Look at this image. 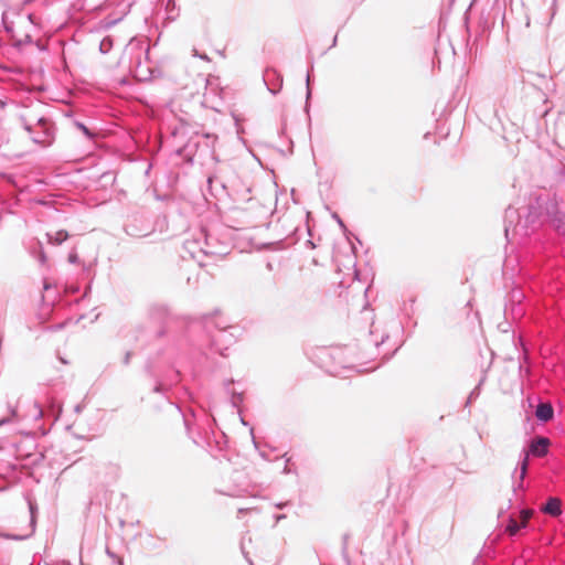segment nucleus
<instances>
[{
  "instance_id": "9",
  "label": "nucleus",
  "mask_w": 565,
  "mask_h": 565,
  "mask_svg": "<svg viewBox=\"0 0 565 565\" xmlns=\"http://www.w3.org/2000/svg\"><path fill=\"white\" fill-rule=\"evenodd\" d=\"M205 247H201L200 248V252L203 253L204 255L206 256H217V255H222L221 252H217V250H213V249H210L209 248V241H207V237L205 238Z\"/></svg>"
},
{
  "instance_id": "13",
  "label": "nucleus",
  "mask_w": 565,
  "mask_h": 565,
  "mask_svg": "<svg viewBox=\"0 0 565 565\" xmlns=\"http://www.w3.org/2000/svg\"><path fill=\"white\" fill-rule=\"evenodd\" d=\"M226 331L225 330H221L218 331L217 335L214 338V341L217 342V341H221V340H224L226 338Z\"/></svg>"
},
{
  "instance_id": "10",
  "label": "nucleus",
  "mask_w": 565,
  "mask_h": 565,
  "mask_svg": "<svg viewBox=\"0 0 565 565\" xmlns=\"http://www.w3.org/2000/svg\"><path fill=\"white\" fill-rule=\"evenodd\" d=\"M29 509H30V513H31V530H30V534L34 532V522H35V516H34V513H35V507L34 504L30 501L29 502Z\"/></svg>"
},
{
  "instance_id": "3",
  "label": "nucleus",
  "mask_w": 565,
  "mask_h": 565,
  "mask_svg": "<svg viewBox=\"0 0 565 565\" xmlns=\"http://www.w3.org/2000/svg\"><path fill=\"white\" fill-rule=\"evenodd\" d=\"M550 439L546 437H537L530 445V454L535 457H543L547 454Z\"/></svg>"
},
{
  "instance_id": "16",
  "label": "nucleus",
  "mask_w": 565,
  "mask_h": 565,
  "mask_svg": "<svg viewBox=\"0 0 565 565\" xmlns=\"http://www.w3.org/2000/svg\"><path fill=\"white\" fill-rule=\"evenodd\" d=\"M522 297V294L521 291L519 290H514L513 294H512V298L513 299H520Z\"/></svg>"
},
{
  "instance_id": "11",
  "label": "nucleus",
  "mask_w": 565,
  "mask_h": 565,
  "mask_svg": "<svg viewBox=\"0 0 565 565\" xmlns=\"http://www.w3.org/2000/svg\"><path fill=\"white\" fill-rule=\"evenodd\" d=\"M532 513L529 510H522L521 511V523L522 526H526L529 519L531 518Z\"/></svg>"
},
{
  "instance_id": "27",
  "label": "nucleus",
  "mask_w": 565,
  "mask_h": 565,
  "mask_svg": "<svg viewBox=\"0 0 565 565\" xmlns=\"http://www.w3.org/2000/svg\"><path fill=\"white\" fill-rule=\"evenodd\" d=\"M44 260H45V255H44V254H42V255H41V262H44Z\"/></svg>"
},
{
  "instance_id": "25",
  "label": "nucleus",
  "mask_w": 565,
  "mask_h": 565,
  "mask_svg": "<svg viewBox=\"0 0 565 565\" xmlns=\"http://www.w3.org/2000/svg\"><path fill=\"white\" fill-rule=\"evenodd\" d=\"M104 47H107V44H105V42L103 41V42L100 43V50L103 51V50H104Z\"/></svg>"
},
{
  "instance_id": "5",
  "label": "nucleus",
  "mask_w": 565,
  "mask_h": 565,
  "mask_svg": "<svg viewBox=\"0 0 565 565\" xmlns=\"http://www.w3.org/2000/svg\"><path fill=\"white\" fill-rule=\"evenodd\" d=\"M554 411L550 403H540L535 411L539 420L546 423L553 418Z\"/></svg>"
},
{
  "instance_id": "26",
  "label": "nucleus",
  "mask_w": 565,
  "mask_h": 565,
  "mask_svg": "<svg viewBox=\"0 0 565 565\" xmlns=\"http://www.w3.org/2000/svg\"><path fill=\"white\" fill-rule=\"evenodd\" d=\"M309 83H310V74L308 73V75H307V86H309Z\"/></svg>"
},
{
  "instance_id": "22",
  "label": "nucleus",
  "mask_w": 565,
  "mask_h": 565,
  "mask_svg": "<svg viewBox=\"0 0 565 565\" xmlns=\"http://www.w3.org/2000/svg\"><path fill=\"white\" fill-rule=\"evenodd\" d=\"M129 359H130V353L128 352L125 356V363L128 364L129 363Z\"/></svg>"
},
{
  "instance_id": "28",
  "label": "nucleus",
  "mask_w": 565,
  "mask_h": 565,
  "mask_svg": "<svg viewBox=\"0 0 565 565\" xmlns=\"http://www.w3.org/2000/svg\"><path fill=\"white\" fill-rule=\"evenodd\" d=\"M309 96H310V89L308 88L307 97L309 98Z\"/></svg>"
},
{
  "instance_id": "12",
  "label": "nucleus",
  "mask_w": 565,
  "mask_h": 565,
  "mask_svg": "<svg viewBox=\"0 0 565 565\" xmlns=\"http://www.w3.org/2000/svg\"><path fill=\"white\" fill-rule=\"evenodd\" d=\"M68 262H70L71 264H77V263L79 262V258H78V255H77V253H76V252H71V253L68 254Z\"/></svg>"
},
{
  "instance_id": "1",
  "label": "nucleus",
  "mask_w": 565,
  "mask_h": 565,
  "mask_svg": "<svg viewBox=\"0 0 565 565\" xmlns=\"http://www.w3.org/2000/svg\"><path fill=\"white\" fill-rule=\"evenodd\" d=\"M542 209L536 201L526 206L515 209L509 206L505 211V237L510 242H519L533 233L541 224Z\"/></svg>"
},
{
  "instance_id": "20",
  "label": "nucleus",
  "mask_w": 565,
  "mask_h": 565,
  "mask_svg": "<svg viewBox=\"0 0 565 565\" xmlns=\"http://www.w3.org/2000/svg\"><path fill=\"white\" fill-rule=\"evenodd\" d=\"M29 535H30V534H28V535H21V536H15V535H14V536H11V537H12V539H14V540H23V539L28 537Z\"/></svg>"
},
{
  "instance_id": "18",
  "label": "nucleus",
  "mask_w": 565,
  "mask_h": 565,
  "mask_svg": "<svg viewBox=\"0 0 565 565\" xmlns=\"http://www.w3.org/2000/svg\"><path fill=\"white\" fill-rule=\"evenodd\" d=\"M334 218H335L337 223H339V225H340L342 228H344V224H343L342 220H341L337 214H334Z\"/></svg>"
},
{
  "instance_id": "21",
  "label": "nucleus",
  "mask_w": 565,
  "mask_h": 565,
  "mask_svg": "<svg viewBox=\"0 0 565 565\" xmlns=\"http://www.w3.org/2000/svg\"><path fill=\"white\" fill-rule=\"evenodd\" d=\"M253 510H254V509H250V508H245V509L241 508V509L238 510V513H243V512H245V511H253Z\"/></svg>"
},
{
  "instance_id": "8",
  "label": "nucleus",
  "mask_w": 565,
  "mask_h": 565,
  "mask_svg": "<svg viewBox=\"0 0 565 565\" xmlns=\"http://www.w3.org/2000/svg\"><path fill=\"white\" fill-rule=\"evenodd\" d=\"M522 523L521 522H518L515 519L513 518H510L509 520V523L507 525V532L511 535V536H514L518 534V532L520 531V529H522Z\"/></svg>"
},
{
  "instance_id": "6",
  "label": "nucleus",
  "mask_w": 565,
  "mask_h": 565,
  "mask_svg": "<svg viewBox=\"0 0 565 565\" xmlns=\"http://www.w3.org/2000/svg\"><path fill=\"white\" fill-rule=\"evenodd\" d=\"M543 512H545L550 515H553V516L559 515L562 512L561 500L557 498H550L543 508Z\"/></svg>"
},
{
  "instance_id": "14",
  "label": "nucleus",
  "mask_w": 565,
  "mask_h": 565,
  "mask_svg": "<svg viewBox=\"0 0 565 565\" xmlns=\"http://www.w3.org/2000/svg\"><path fill=\"white\" fill-rule=\"evenodd\" d=\"M329 355H330L331 358H335V356H337V358H340V356L342 355V351H341V350H333V351H331V352L329 353Z\"/></svg>"
},
{
  "instance_id": "7",
  "label": "nucleus",
  "mask_w": 565,
  "mask_h": 565,
  "mask_svg": "<svg viewBox=\"0 0 565 565\" xmlns=\"http://www.w3.org/2000/svg\"><path fill=\"white\" fill-rule=\"evenodd\" d=\"M47 242L50 244L54 245H61L63 242H65L68 238V233L64 230H60L55 233H47Z\"/></svg>"
},
{
  "instance_id": "4",
  "label": "nucleus",
  "mask_w": 565,
  "mask_h": 565,
  "mask_svg": "<svg viewBox=\"0 0 565 565\" xmlns=\"http://www.w3.org/2000/svg\"><path fill=\"white\" fill-rule=\"evenodd\" d=\"M527 466H529V452H525L522 461L519 463V467L515 469V472L518 471V469L520 470V472H519V479L514 480V482H513L514 491L523 488V480L527 472Z\"/></svg>"
},
{
  "instance_id": "15",
  "label": "nucleus",
  "mask_w": 565,
  "mask_h": 565,
  "mask_svg": "<svg viewBox=\"0 0 565 565\" xmlns=\"http://www.w3.org/2000/svg\"><path fill=\"white\" fill-rule=\"evenodd\" d=\"M77 127L87 136H90L88 129L83 124H77Z\"/></svg>"
},
{
  "instance_id": "19",
  "label": "nucleus",
  "mask_w": 565,
  "mask_h": 565,
  "mask_svg": "<svg viewBox=\"0 0 565 565\" xmlns=\"http://www.w3.org/2000/svg\"><path fill=\"white\" fill-rule=\"evenodd\" d=\"M242 399L241 395H234L233 396V404H236L237 402H239Z\"/></svg>"
},
{
  "instance_id": "2",
  "label": "nucleus",
  "mask_w": 565,
  "mask_h": 565,
  "mask_svg": "<svg viewBox=\"0 0 565 565\" xmlns=\"http://www.w3.org/2000/svg\"><path fill=\"white\" fill-rule=\"evenodd\" d=\"M23 127L29 132L32 141L40 146H50L54 139L52 124L43 118H26L22 117Z\"/></svg>"
},
{
  "instance_id": "23",
  "label": "nucleus",
  "mask_w": 565,
  "mask_h": 565,
  "mask_svg": "<svg viewBox=\"0 0 565 565\" xmlns=\"http://www.w3.org/2000/svg\"><path fill=\"white\" fill-rule=\"evenodd\" d=\"M6 423H8V418L0 419V426L4 425Z\"/></svg>"
},
{
  "instance_id": "24",
  "label": "nucleus",
  "mask_w": 565,
  "mask_h": 565,
  "mask_svg": "<svg viewBox=\"0 0 565 565\" xmlns=\"http://www.w3.org/2000/svg\"><path fill=\"white\" fill-rule=\"evenodd\" d=\"M104 47H107V44H105V42L103 41V42L100 43V50L103 51V50H104Z\"/></svg>"
},
{
  "instance_id": "17",
  "label": "nucleus",
  "mask_w": 565,
  "mask_h": 565,
  "mask_svg": "<svg viewBox=\"0 0 565 565\" xmlns=\"http://www.w3.org/2000/svg\"><path fill=\"white\" fill-rule=\"evenodd\" d=\"M334 218H335L337 223H339V225H340L342 228H344V224H343L342 220H341L337 214H334Z\"/></svg>"
}]
</instances>
